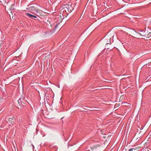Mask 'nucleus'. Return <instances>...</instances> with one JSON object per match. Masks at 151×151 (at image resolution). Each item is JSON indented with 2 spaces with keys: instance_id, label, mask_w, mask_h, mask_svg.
I'll return each mask as SVG.
<instances>
[{
  "instance_id": "1",
  "label": "nucleus",
  "mask_w": 151,
  "mask_h": 151,
  "mask_svg": "<svg viewBox=\"0 0 151 151\" xmlns=\"http://www.w3.org/2000/svg\"><path fill=\"white\" fill-rule=\"evenodd\" d=\"M36 9V8L34 7V6H31L27 9L29 11L32 12L34 14Z\"/></svg>"
},
{
  "instance_id": "2",
  "label": "nucleus",
  "mask_w": 151,
  "mask_h": 151,
  "mask_svg": "<svg viewBox=\"0 0 151 151\" xmlns=\"http://www.w3.org/2000/svg\"><path fill=\"white\" fill-rule=\"evenodd\" d=\"M43 12L42 10L38 9L36 8V10H35V13H34V14H36V15L37 16H38V14L40 15V14H42Z\"/></svg>"
},
{
  "instance_id": "3",
  "label": "nucleus",
  "mask_w": 151,
  "mask_h": 151,
  "mask_svg": "<svg viewBox=\"0 0 151 151\" xmlns=\"http://www.w3.org/2000/svg\"><path fill=\"white\" fill-rule=\"evenodd\" d=\"M23 101H25L23 98H20L19 100L18 101V103L21 105L22 104V102H23Z\"/></svg>"
},
{
  "instance_id": "4",
  "label": "nucleus",
  "mask_w": 151,
  "mask_h": 151,
  "mask_svg": "<svg viewBox=\"0 0 151 151\" xmlns=\"http://www.w3.org/2000/svg\"><path fill=\"white\" fill-rule=\"evenodd\" d=\"M26 15L29 17L31 18L32 19H33V15L29 13H27L26 14Z\"/></svg>"
},
{
  "instance_id": "5",
  "label": "nucleus",
  "mask_w": 151,
  "mask_h": 151,
  "mask_svg": "<svg viewBox=\"0 0 151 151\" xmlns=\"http://www.w3.org/2000/svg\"><path fill=\"white\" fill-rule=\"evenodd\" d=\"M135 32H136V33H137V34L139 35H140V36H143V35H142L141 33H140L139 32H136V31H134Z\"/></svg>"
},
{
  "instance_id": "6",
  "label": "nucleus",
  "mask_w": 151,
  "mask_h": 151,
  "mask_svg": "<svg viewBox=\"0 0 151 151\" xmlns=\"http://www.w3.org/2000/svg\"><path fill=\"white\" fill-rule=\"evenodd\" d=\"M135 32H136V33H137V34L139 35H140V36H143V35H142L141 33H140L139 32H136V31H134Z\"/></svg>"
},
{
  "instance_id": "7",
  "label": "nucleus",
  "mask_w": 151,
  "mask_h": 151,
  "mask_svg": "<svg viewBox=\"0 0 151 151\" xmlns=\"http://www.w3.org/2000/svg\"><path fill=\"white\" fill-rule=\"evenodd\" d=\"M33 19H34L35 18H37V17L36 16H35V15H33Z\"/></svg>"
},
{
  "instance_id": "8",
  "label": "nucleus",
  "mask_w": 151,
  "mask_h": 151,
  "mask_svg": "<svg viewBox=\"0 0 151 151\" xmlns=\"http://www.w3.org/2000/svg\"><path fill=\"white\" fill-rule=\"evenodd\" d=\"M133 148H132V149H130L129 150V151H133Z\"/></svg>"
},
{
  "instance_id": "9",
  "label": "nucleus",
  "mask_w": 151,
  "mask_h": 151,
  "mask_svg": "<svg viewBox=\"0 0 151 151\" xmlns=\"http://www.w3.org/2000/svg\"><path fill=\"white\" fill-rule=\"evenodd\" d=\"M12 120V119L11 118H9V119L8 121H9V122H10V121H11V120Z\"/></svg>"
},
{
  "instance_id": "10",
  "label": "nucleus",
  "mask_w": 151,
  "mask_h": 151,
  "mask_svg": "<svg viewBox=\"0 0 151 151\" xmlns=\"http://www.w3.org/2000/svg\"><path fill=\"white\" fill-rule=\"evenodd\" d=\"M139 31L140 32H143V31H143L142 30H139Z\"/></svg>"
},
{
  "instance_id": "11",
  "label": "nucleus",
  "mask_w": 151,
  "mask_h": 151,
  "mask_svg": "<svg viewBox=\"0 0 151 151\" xmlns=\"http://www.w3.org/2000/svg\"><path fill=\"white\" fill-rule=\"evenodd\" d=\"M58 87L59 88H60V86H58Z\"/></svg>"
},
{
  "instance_id": "12",
  "label": "nucleus",
  "mask_w": 151,
  "mask_h": 151,
  "mask_svg": "<svg viewBox=\"0 0 151 151\" xmlns=\"http://www.w3.org/2000/svg\"><path fill=\"white\" fill-rule=\"evenodd\" d=\"M32 146H33V147L34 148V146H33V145H32Z\"/></svg>"
}]
</instances>
